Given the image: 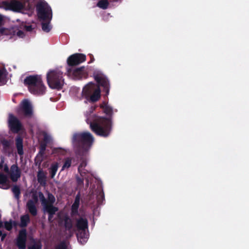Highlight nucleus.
Segmentation results:
<instances>
[{"label": "nucleus", "instance_id": "1", "mask_svg": "<svg viewBox=\"0 0 249 249\" xmlns=\"http://www.w3.org/2000/svg\"><path fill=\"white\" fill-rule=\"evenodd\" d=\"M95 80L98 85L92 82H89L83 88L80 96L78 97L80 100L85 99V102L94 103L101 98V89L102 87L107 94L109 92V84L106 76L100 71H96L93 73Z\"/></svg>", "mask_w": 249, "mask_h": 249}, {"label": "nucleus", "instance_id": "2", "mask_svg": "<svg viewBox=\"0 0 249 249\" xmlns=\"http://www.w3.org/2000/svg\"><path fill=\"white\" fill-rule=\"evenodd\" d=\"M28 195L32 197V199L29 200L26 204L29 212L33 215H36L37 210L36 205L39 197L44 212L49 214V220L52 221L53 215L58 211V209L53 206L55 201L54 196L51 194H48L47 200L42 193H37L36 191H32L29 194H26L25 196L27 197Z\"/></svg>", "mask_w": 249, "mask_h": 249}, {"label": "nucleus", "instance_id": "3", "mask_svg": "<svg viewBox=\"0 0 249 249\" xmlns=\"http://www.w3.org/2000/svg\"><path fill=\"white\" fill-rule=\"evenodd\" d=\"M86 116L87 123L90 124L91 129L97 135L104 137L109 135L112 129V121L110 119L87 113Z\"/></svg>", "mask_w": 249, "mask_h": 249}, {"label": "nucleus", "instance_id": "4", "mask_svg": "<svg viewBox=\"0 0 249 249\" xmlns=\"http://www.w3.org/2000/svg\"><path fill=\"white\" fill-rule=\"evenodd\" d=\"M28 86L30 92L35 95H42L45 92L46 87L40 75H30L24 80Z\"/></svg>", "mask_w": 249, "mask_h": 249}, {"label": "nucleus", "instance_id": "5", "mask_svg": "<svg viewBox=\"0 0 249 249\" xmlns=\"http://www.w3.org/2000/svg\"><path fill=\"white\" fill-rule=\"evenodd\" d=\"M49 86L53 89H60L64 84L63 73L59 69H51L46 74Z\"/></svg>", "mask_w": 249, "mask_h": 249}, {"label": "nucleus", "instance_id": "6", "mask_svg": "<svg viewBox=\"0 0 249 249\" xmlns=\"http://www.w3.org/2000/svg\"><path fill=\"white\" fill-rule=\"evenodd\" d=\"M93 141V136L88 132L75 134L72 139L73 143L79 145L82 150L84 152H87L90 149Z\"/></svg>", "mask_w": 249, "mask_h": 249}, {"label": "nucleus", "instance_id": "7", "mask_svg": "<svg viewBox=\"0 0 249 249\" xmlns=\"http://www.w3.org/2000/svg\"><path fill=\"white\" fill-rule=\"evenodd\" d=\"M77 237L81 244L86 243L89 238L88 223L86 219L80 218L76 222Z\"/></svg>", "mask_w": 249, "mask_h": 249}, {"label": "nucleus", "instance_id": "8", "mask_svg": "<svg viewBox=\"0 0 249 249\" xmlns=\"http://www.w3.org/2000/svg\"><path fill=\"white\" fill-rule=\"evenodd\" d=\"M38 18L42 21H51L53 16L52 9L47 3L44 1L38 2L36 6Z\"/></svg>", "mask_w": 249, "mask_h": 249}, {"label": "nucleus", "instance_id": "9", "mask_svg": "<svg viewBox=\"0 0 249 249\" xmlns=\"http://www.w3.org/2000/svg\"><path fill=\"white\" fill-rule=\"evenodd\" d=\"M6 9L13 11L27 14L32 9V6L30 4H27L26 2H21L18 0H12L6 4Z\"/></svg>", "mask_w": 249, "mask_h": 249}, {"label": "nucleus", "instance_id": "10", "mask_svg": "<svg viewBox=\"0 0 249 249\" xmlns=\"http://www.w3.org/2000/svg\"><path fill=\"white\" fill-rule=\"evenodd\" d=\"M33 32H34V28L32 25H26L24 23L19 26H15L11 31L13 36L18 38H25L28 36L29 33Z\"/></svg>", "mask_w": 249, "mask_h": 249}, {"label": "nucleus", "instance_id": "11", "mask_svg": "<svg viewBox=\"0 0 249 249\" xmlns=\"http://www.w3.org/2000/svg\"><path fill=\"white\" fill-rule=\"evenodd\" d=\"M86 166L87 162L84 160H82L79 166L78 171L81 176L82 177V178H81L79 177L77 178V182L79 185L83 184L84 179L86 180L87 184L89 185V178L92 176V174L90 173L89 170L85 169Z\"/></svg>", "mask_w": 249, "mask_h": 249}, {"label": "nucleus", "instance_id": "12", "mask_svg": "<svg viewBox=\"0 0 249 249\" xmlns=\"http://www.w3.org/2000/svg\"><path fill=\"white\" fill-rule=\"evenodd\" d=\"M18 113L23 114L26 117H31L33 113V106L28 99H24L20 104L18 110Z\"/></svg>", "mask_w": 249, "mask_h": 249}, {"label": "nucleus", "instance_id": "13", "mask_svg": "<svg viewBox=\"0 0 249 249\" xmlns=\"http://www.w3.org/2000/svg\"><path fill=\"white\" fill-rule=\"evenodd\" d=\"M67 74L71 79H80L86 78L87 76L88 72L84 67H81L72 70H68Z\"/></svg>", "mask_w": 249, "mask_h": 249}, {"label": "nucleus", "instance_id": "14", "mask_svg": "<svg viewBox=\"0 0 249 249\" xmlns=\"http://www.w3.org/2000/svg\"><path fill=\"white\" fill-rule=\"evenodd\" d=\"M58 222L59 225L65 227L71 236L72 233L71 221L64 213L61 212L58 214Z\"/></svg>", "mask_w": 249, "mask_h": 249}, {"label": "nucleus", "instance_id": "15", "mask_svg": "<svg viewBox=\"0 0 249 249\" xmlns=\"http://www.w3.org/2000/svg\"><path fill=\"white\" fill-rule=\"evenodd\" d=\"M86 60V55L82 53H75L69 56L67 59L68 64L70 66L79 64Z\"/></svg>", "mask_w": 249, "mask_h": 249}, {"label": "nucleus", "instance_id": "16", "mask_svg": "<svg viewBox=\"0 0 249 249\" xmlns=\"http://www.w3.org/2000/svg\"><path fill=\"white\" fill-rule=\"evenodd\" d=\"M26 231L24 229L20 231L16 239V245L19 249H25L26 248Z\"/></svg>", "mask_w": 249, "mask_h": 249}, {"label": "nucleus", "instance_id": "17", "mask_svg": "<svg viewBox=\"0 0 249 249\" xmlns=\"http://www.w3.org/2000/svg\"><path fill=\"white\" fill-rule=\"evenodd\" d=\"M9 125L10 129L15 132H18L22 128V125L19 120L12 114L9 115Z\"/></svg>", "mask_w": 249, "mask_h": 249}, {"label": "nucleus", "instance_id": "18", "mask_svg": "<svg viewBox=\"0 0 249 249\" xmlns=\"http://www.w3.org/2000/svg\"><path fill=\"white\" fill-rule=\"evenodd\" d=\"M20 177V172L17 165H12L10 169V178L14 182L17 181Z\"/></svg>", "mask_w": 249, "mask_h": 249}, {"label": "nucleus", "instance_id": "19", "mask_svg": "<svg viewBox=\"0 0 249 249\" xmlns=\"http://www.w3.org/2000/svg\"><path fill=\"white\" fill-rule=\"evenodd\" d=\"M10 184L8 177L2 173H0V188L3 189H7L9 188Z\"/></svg>", "mask_w": 249, "mask_h": 249}, {"label": "nucleus", "instance_id": "20", "mask_svg": "<svg viewBox=\"0 0 249 249\" xmlns=\"http://www.w3.org/2000/svg\"><path fill=\"white\" fill-rule=\"evenodd\" d=\"M100 107L103 109L104 112L108 116H111L113 113V110L111 107L109 106L106 102H103Z\"/></svg>", "mask_w": 249, "mask_h": 249}, {"label": "nucleus", "instance_id": "21", "mask_svg": "<svg viewBox=\"0 0 249 249\" xmlns=\"http://www.w3.org/2000/svg\"><path fill=\"white\" fill-rule=\"evenodd\" d=\"M45 149V146H42L41 149L38 154L37 155L36 159L35 162L36 165L39 166L40 165L41 162L43 160L44 158V153Z\"/></svg>", "mask_w": 249, "mask_h": 249}, {"label": "nucleus", "instance_id": "22", "mask_svg": "<svg viewBox=\"0 0 249 249\" xmlns=\"http://www.w3.org/2000/svg\"><path fill=\"white\" fill-rule=\"evenodd\" d=\"M16 144L18 150V153L19 155H22L23 154V141L20 137H18L16 140Z\"/></svg>", "mask_w": 249, "mask_h": 249}, {"label": "nucleus", "instance_id": "23", "mask_svg": "<svg viewBox=\"0 0 249 249\" xmlns=\"http://www.w3.org/2000/svg\"><path fill=\"white\" fill-rule=\"evenodd\" d=\"M46 175L42 170H39L37 173V180L38 182L42 185L46 184Z\"/></svg>", "mask_w": 249, "mask_h": 249}, {"label": "nucleus", "instance_id": "24", "mask_svg": "<svg viewBox=\"0 0 249 249\" xmlns=\"http://www.w3.org/2000/svg\"><path fill=\"white\" fill-rule=\"evenodd\" d=\"M50 22L51 21L49 20L42 21V29L44 32L48 33L52 29V27Z\"/></svg>", "mask_w": 249, "mask_h": 249}, {"label": "nucleus", "instance_id": "25", "mask_svg": "<svg viewBox=\"0 0 249 249\" xmlns=\"http://www.w3.org/2000/svg\"><path fill=\"white\" fill-rule=\"evenodd\" d=\"M79 203H80V197L78 196H77L75 199V201L71 206V210H72V213H75L77 212V210L79 207Z\"/></svg>", "mask_w": 249, "mask_h": 249}, {"label": "nucleus", "instance_id": "26", "mask_svg": "<svg viewBox=\"0 0 249 249\" xmlns=\"http://www.w3.org/2000/svg\"><path fill=\"white\" fill-rule=\"evenodd\" d=\"M30 221V218L28 214H25L21 216L20 224L21 227H25L27 225Z\"/></svg>", "mask_w": 249, "mask_h": 249}, {"label": "nucleus", "instance_id": "27", "mask_svg": "<svg viewBox=\"0 0 249 249\" xmlns=\"http://www.w3.org/2000/svg\"><path fill=\"white\" fill-rule=\"evenodd\" d=\"M58 167V163H53L50 169V172L51 174V178H53L55 176L56 173L57 171Z\"/></svg>", "mask_w": 249, "mask_h": 249}, {"label": "nucleus", "instance_id": "28", "mask_svg": "<svg viewBox=\"0 0 249 249\" xmlns=\"http://www.w3.org/2000/svg\"><path fill=\"white\" fill-rule=\"evenodd\" d=\"M7 72L5 70H0V84H3L5 82Z\"/></svg>", "mask_w": 249, "mask_h": 249}, {"label": "nucleus", "instance_id": "29", "mask_svg": "<svg viewBox=\"0 0 249 249\" xmlns=\"http://www.w3.org/2000/svg\"><path fill=\"white\" fill-rule=\"evenodd\" d=\"M1 161L0 163V170L2 171H4L6 173H8L9 172V168L7 164H4V158L2 156L0 157Z\"/></svg>", "mask_w": 249, "mask_h": 249}, {"label": "nucleus", "instance_id": "30", "mask_svg": "<svg viewBox=\"0 0 249 249\" xmlns=\"http://www.w3.org/2000/svg\"><path fill=\"white\" fill-rule=\"evenodd\" d=\"M29 249H41V244L40 241H34L29 246Z\"/></svg>", "mask_w": 249, "mask_h": 249}, {"label": "nucleus", "instance_id": "31", "mask_svg": "<svg viewBox=\"0 0 249 249\" xmlns=\"http://www.w3.org/2000/svg\"><path fill=\"white\" fill-rule=\"evenodd\" d=\"M14 225H15V222L12 220L4 222V227L8 231L11 230Z\"/></svg>", "mask_w": 249, "mask_h": 249}, {"label": "nucleus", "instance_id": "32", "mask_svg": "<svg viewBox=\"0 0 249 249\" xmlns=\"http://www.w3.org/2000/svg\"><path fill=\"white\" fill-rule=\"evenodd\" d=\"M108 5V3L107 0H102L99 1L97 3V6L103 9H105L107 8Z\"/></svg>", "mask_w": 249, "mask_h": 249}, {"label": "nucleus", "instance_id": "33", "mask_svg": "<svg viewBox=\"0 0 249 249\" xmlns=\"http://www.w3.org/2000/svg\"><path fill=\"white\" fill-rule=\"evenodd\" d=\"M12 192L14 193L15 195V197L17 199H18L19 198V195H20V189L18 187V186H14L12 188Z\"/></svg>", "mask_w": 249, "mask_h": 249}, {"label": "nucleus", "instance_id": "34", "mask_svg": "<svg viewBox=\"0 0 249 249\" xmlns=\"http://www.w3.org/2000/svg\"><path fill=\"white\" fill-rule=\"evenodd\" d=\"M71 160L70 158H68L65 160L64 164L62 167V170H64L66 168H68L71 166Z\"/></svg>", "mask_w": 249, "mask_h": 249}, {"label": "nucleus", "instance_id": "35", "mask_svg": "<svg viewBox=\"0 0 249 249\" xmlns=\"http://www.w3.org/2000/svg\"><path fill=\"white\" fill-rule=\"evenodd\" d=\"M68 243L64 241L60 243V244L55 249H68Z\"/></svg>", "mask_w": 249, "mask_h": 249}, {"label": "nucleus", "instance_id": "36", "mask_svg": "<svg viewBox=\"0 0 249 249\" xmlns=\"http://www.w3.org/2000/svg\"><path fill=\"white\" fill-rule=\"evenodd\" d=\"M1 142L4 148L8 147L10 145V142L5 140H2Z\"/></svg>", "mask_w": 249, "mask_h": 249}, {"label": "nucleus", "instance_id": "37", "mask_svg": "<svg viewBox=\"0 0 249 249\" xmlns=\"http://www.w3.org/2000/svg\"><path fill=\"white\" fill-rule=\"evenodd\" d=\"M9 31L7 29L3 28H0V34L1 35H7Z\"/></svg>", "mask_w": 249, "mask_h": 249}, {"label": "nucleus", "instance_id": "38", "mask_svg": "<svg viewBox=\"0 0 249 249\" xmlns=\"http://www.w3.org/2000/svg\"><path fill=\"white\" fill-rule=\"evenodd\" d=\"M51 139V137L50 135H47V134H45L44 135V141L46 142H48Z\"/></svg>", "mask_w": 249, "mask_h": 249}, {"label": "nucleus", "instance_id": "39", "mask_svg": "<svg viewBox=\"0 0 249 249\" xmlns=\"http://www.w3.org/2000/svg\"><path fill=\"white\" fill-rule=\"evenodd\" d=\"M6 234L4 233H3V232L1 231H0V237L1 238V240H3L5 238Z\"/></svg>", "mask_w": 249, "mask_h": 249}, {"label": "nucleus", "instance_id": "40", "mask_svg": "<svg viewBox=\"0 0 249 249\" xmlns=\"http://www.w3.org/2000/svg\"><path fill=\"white\" fill-rule=\"evenodd\" d=\"M95 108H96V107H91V108H90V113L93 112V111L95 109Z\"/></svg>", "mask_w": 249, "mask_h": 249}, {"label": "nucleus", "instance_id": "41", "mask_svg": "<svg viewBox=\"0 0 249 249\" xmlns=\"http://www.w3.org/2000/svg\"><path fill=\"white\" fill-rule=\"evenodd\" d=\"M2 19H3L2 16L1 15H0V23L2 21Z\"/></svg>", "mask_w": 249, "mask_h": 249}, {"label": "nucleus", "instance_id": "42", "mask_svg": "<svg viewBox=\"0 0 249 249\" xmlns=\"http://www.w3.org/2000/svg\"><path fill=\"white\" fill-rule=\"evenodd\" d=\"M114 0L116 1H117L118 0Z\"/></svg>", "mask_w": 249, "mask_h": 249}]
</instances>
